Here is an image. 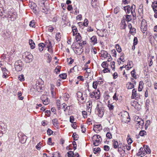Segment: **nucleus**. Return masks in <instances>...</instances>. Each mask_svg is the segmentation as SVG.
<instances>
[{
  "mask_svg": "<svg viewBox=\"0 0 157 157\" xmlns=\"http://www.w3.org/2000/svg\"><path fill=\"white\" fill-rule=\"evenodd\" d=\"M53 131L50 129H48L47 131V134L50 136L53 133Z\"/></svg>",
  "mask_w": 157,
  "mask_h": 157,
  "instance_id": "nucleus-64",
  "label": "nucleus"
},
{
  "mask_svg": "<svg viewBox=\"0 0 157 157\" xmlns=\"http://www.w3.org/2000/svg\"><path fill=\"white\" fill-rule=\"evenodd\" d=\"M120 25V29H124L126 28L127 26V25L125 23V21L124 18L123 20H122Z\"/></svg>",
  "mask_w": 157,
  "mask_h": 157,
  "instance_id": "nucleus-15",
  "label": "nucleus"
},
{
  "mask_svg": "<svg viewBox=\"0 0 157 157\" xmlns=\"http://www.w3.org/2000/svg\"><path fill=\"white\" fill-rule=\"evenodd\" d=\"M72 30L73 31V36H75V35L76 34V33H77V31H78L77 29L76 28H75V27H73L72 28Z\"/></svg>",
  "mask_w": 157,
  "mask_h": 157,
  "instance_id": "nucleus-48",
  "label": "nucleus"
},
{
  "mask_svg": "<svg viewBox=\"0 0 157 157\" xmlns=\"http://www.w3.org/2000/svg\"><path fill=\"white\" fill-rule=\"evenodd\" d=\"M147 23L146 21L144 19L142 20L140 27L141 30L143 33H145L147 30Z\"/></svg>",
  "mask_w": 157,
  "mask_h": 157,
  "instance_id": "nucleus-9",
  "label": "nucleus"
},
{
  "mask_svg": "<svg viewBox=\"0 0 157 157\" xmlns=\"http://www.w3.org/2000/svg\"><path fill=\"white\" fill-rule=\"evenodd\" d=\"M60 101L59 100H57L56 101V104L57 106V108L59 109H60L61 108L60 107Z\"/></svg>",
  "mask_w": 157,
  "mask_h": 157,
  "instance_id": "nucleus-59",
  "label": "nucleus"
},
{
  "mask_svg": "<svg viewBox=\"0 0 157 157\" xmlns=\"http://www.w3.org/2000/svg\"><path fill=\"white\" fill-rule=\"evenodd\" d=\"M137 104H138L137 101H134L131 102V105L132 106L134 107L136 109V106Z\"/></svg>",
  "mask_w": 157,
  "mask_h": 157,
  "instance_id": "nucleus-46",
  "label": "nucleus"
},
{
  "mask_svg": "<svg viewBox=\"0 0 157 157\" xmlns=\"http://www.w3.org/2000/svg\"><path fill=\"white\" fill-rule=\"evenodd\" d=\"M120 10V8L118 7H116L114 9V13L117 14Z\"/></svg>",
  "mask_w": 157,
  "mask_h": 157,
  "instance_id": "nucleus-61",
  "label": "nucleus"
},
{
  "mask_svg": "<svg viewBox=\"0 0 157 157\" xmlns=\"http://www.w3.org/2000/svg\"><path fill=\"white\" fill-rule=\"evenodd\" d=\"M147 132L144 130H141V131L139 133V135L141 136H144L146 135Z\"/></svg>",
  "mask_w": 157,
  "mask_h": 157,
  "instance_id": "nucleus-37",
  "label": "nucleus"
},
{
  "mask_svg": "<svg viewBox=\"0 0 157 157\" xmlns=\"http://www.w3.org/2000/svg\"><path fill=\"white\" fill-rule=\"evenodd\" d=\"M23 57H24L26 63H29L32 62L33 59V56L31 53L29 52H26L23 54Z\"/></svg>",
  "mask_w": 157,
  "mask_h": 157,
  "instance_id": "nucleus-3",
  "label": "nucleus"
},
{
  "mask_svg": "<svg viewBox=\"0 0 157 157\" xmlns=\"http://www.w3.org/2000/svg\"><path fill=\"white\" fill-rule=\"evenodd\" d=\"M127 87L128 89H130L134 88V85L131 82H129L127 84Z\"/></svg>",
  "mask_w": 157,
  "mask_h": 157,
  "instance_id": "nucleus-24",
  "label": "nucleus"
},
{
  "mask_svg": "<svg viewBox=\"0 0 157 157\" xmlns=\"http://www.w3.org/2000/svg\"><path fill=\"white\" fill-rule=\"evenodd\" d=\"M104 31L105 32V29H103L101 30H98L97 31V33L99 36L102 37L104 36Z\"/></svg>",
  "mask_w": 157,
  "mask_h": 157,
  "instance_id": "nucleus-18",
  "label": "nucleus"
},
{
  "mask_svg": "<svg viewBox=\"0 0 157 157\" xmlns=\"http://www.w3.org/2000/svg\"><path fill=\"white\" fill-rule=\"evenodd\" d=\"M16 16L14 14H12L11 15H10L8 16L9 18L11 19L12 21H14L16 18Z\"/></svg>",
  "mask_w": 157,
  "mask_h": 157,
  "instance_id": "nucleus-35",
  "label": "nucleus"
},
{
  "mask_svg": "<svg viewBox=\"0 0 157 157\" xmlns=\"http://www.w3.org/2000/svg\"><path fill=\"white\" fill-rule=\"evenodd\" d=\"M115 62L114 61H113L110 63L111 67L112 70L115 71Z\"/></svg>",
  "mask_w": 157,
  "mask_h": 157,
  "instance_id": "nucleus-42",
  "label": "nucleus"
},
{
  "mask_svg": "<svg viewBox=\"0 0 157 157\" xmlns=\"http://www.w3.org/2000/svg\"><path fill=\"white\" fill-rule=\"evenodd\" d=\"M18 78L19 80L21 81H23L24 80V78L23 75H21L19 76Z\"/></svg>",
  "mask_w": 157,
  "mask_h": 157,
  "instance_id": "nucleus-53",
  "label": "nucleus"
},
{
  "mask_svg": "<svg viewBox=\"0 0 157 157\" xmlns=\"http://www.w3.org/2000/svg\"><path fill=\"white\" fill-rule=\"evenodd\" d=\"M77 97L78 98V101L80 100L82 101H84L86 100V98L83 97L82 96V94L80 91H78L77 93Z\"/></svg>",
  "mask_w": 157,
  "mask_h": 157,
  "instance_id": "nucleus-12",
  "label": "nucleus"
},
{
  "mask_svg": "<svg viewBox=\"0 0 157 157\" xmlns=\"http://www.w3.org/2000/svg\"><path fill=\"white\" fill-rule=\"evenodd\" d=\"M96 111L97 112L98 116L100 117H102L104 113V109L102 107H100L98 105L97 106Z\"/></svg>",
  "mask_w": 157,
  "mask_h": 157,
  "instance_id": "nucleus-6",
  "label": "nucleus"
},
{
  "mask_svg": "<svg viewBox=\"0 0 157 157\" xmlns=\"http://www.w3.org/2000/svg\"><path fill=\"white\" fill-rule=\"evenodd\" d=\"M117 148L119 152H121L122 151H125V147L124 143H120L119 144Z\"/></svg>",
  "mask_w": 157,
  "mask_h": 157,
  "instance_id": "nucleus-11",
  "label": "nucleus"
},
{
  "mask_svg": "<svg viewBox=\"0 0 157 157\" xmlns=\"http://www.w3.org/2000/svg\"><path fill=\"white\" fill-rule=\"evenodd\" d=\"M138 43V39L136 37H135L133 40V44L134 45H136Z\"/></svg>",
  "mask_w": 157,
  "mask_h": 157,
  "instance_id": "nucleus-62",
  "label": "nucleus"
},
{
  "mask_svg": "<svg viewBox=\"0 0 157 157\" xmlns=\"http://www.w3.org/2000/svg\"><path fill=\"white\" fill-rule=\"evenodd\" d=\"M135 7L134 5H132L131 7L130 6H127L124 7V9L126 13H129L131 12L132 15L134 17L136 15L135 11Z\"/></svg>",
  "mask_w": 157,
  "mask_h": 157,
  "instance_id": "nucleus-2",
  "label": "nucleus"
},
{
  "mask_svg": "<svg viewBox=\"0 0 157 157\" xmlns=\"http://www.w3.org/2000/svg\"><path fill=\"white\" fill-rule=\"evenodd\" d=\"M90 39L91 42L93 44H95L97 43V40L96 36H93L92 37L90 38Z\"/></svg>",
  "mask_w": 157,
  "mask_h": 157,
  "instance_id": "nucleus-20",
  "label": "nucleus"
},
{
  "mask_svg": "<svg viewBox=\"0 0 157 157\" xmlns=\"http://www.w3.org/2000/svg\"><path fill=\"white\" fill-rule=\"evenodd\" d=\"M39 49L40 52H42L44 49L45 45L44 43H40L38 44Z\"/></svg>",
  "mask_w": 157,
  "mask_h": 157,
  "instance_id": "nucleus-21",
  "label": "nucleus"
},
{
  "mask_svg": "<svg viewBox=\"0 0 157 157\" xmlns=\"http://www.w3.org/2000/svg\"><path fill=\"white\" fill-rule=\"evenodd\" d=\"M59 76L61 78L63 79H65L66 78L67 74L65 73L60 74L59 75Z\"/></svg>",
  "mask_w": 157,
  "mask_h": 157,
  "instance_id": "nucleus-52",
  "label": "nucleus"
},
{
  "mask_svg": "<svg viewBox=\"0 0 157 157\" xmlns=\"http://www.w3.org/2000/svg\"><path fill=\"white\" fill-rule=\"evenodd\" d=\"M136 123L137 125H138L139 126H140V127H141V128H142V126L144 124V121L143 120H141L140 121H137Z\"/></svg>",
  "mask_w": 157,
  "mask_h": 157,
  "instance_id": "nucleus-38",
  "label": "nucleus"
},
{
  "mask_svg": "<svg viewBox=\"0 0 157 157\" xmlns=\"http://www.w3.org/2000/svg\"><path fill=\"white\" fill-rule=\"evenodd\" d=\"M113 146L114 147V148L116 149L117 148L119 144L118 142L116 140H113Z\"/></svg>",
  "mask_w": 157,
  "mask_h": 157,
  "instance_id": "nucleus-30",
  "label": "nucleus"
},
{
  "mask_svg": "<svg viewBox=\"0 0 157 157\" xmlns=\"http://www.w3.org/2000/svg\"><path fill=\"white\" fill-rule=\"evenodd\" d=\"M2 71L3 73V75H2V77L3 78H6L8 77V71L6 68H2Z\"/></svg>",
  "mask_w": 157,
  "mask_h": 157,
  "instance_id": "nucleus-14",
  "label": "nucleus"
},
{
  "mask_svg": "<svg viewBox=\"0 0 157 157\" xmlns=\"http://www.w3.org/2000/svg\"><path fill=\"white\" fill-rule=\"evenodd\" d=\"M15 66L17 71H21L22 69L23 63L21 60L15 62Z\"/></svg>",
  "mask_w": 157,
  "mask_h": 157,
  "instance_id": "nucleus-7",
  "label": "nucleus"
},
{
  "mask_svg": "<svg viewBox=\"0 0 157 157\" xmlns=\"http://www.w3.org/2000/svg\"><path fill=\"white\" fill-rule=\"evenodd\" d=\"M121 117L122 121L125 123H128L129 122L130 118H129V114L127 112H124V113L121 115Z\"/></svg>",
  "mask_w": 157,
  "mask_h": 157,
  "instance_id": "nucleus-8",
  "label": "nucleus"
},
{
  "mask_svg": "<svg viewBox=\"0 0 157 157\" xmlns=\"http://www.w3.org/2000/svg\"><path fill=\"white\" fill-rule=\"evenodd\" d=\"M72 137L73 138L74 140H76L78 139V137L75 133H73L72 135Z\"/></svg>",
  "mask_w": 157,
  "mask_h": 157,
  "instance_id": "nucleus-55",
  "label": "nucleus"
},
{
  "mask_svg": "<svg viewBox=\"0 0 157 157\" xmlns=\"http://www.w3.org/2000/svg\"><path fill=\"white\" fill-rule=\"evenodd\" d=\"M112 56L114 57H116L117 55V52L115 49L113 50L112 51Z\"/></svg>",
  "mask_w": 157,
  "mask_h": 157,
  "instance_id": "nucleus-57",
  "label": "nucleus"
},
{
  "mask_svg": "<svg viewBox=\"0 0 157 157\" xmlns=\"http://www.w3.org/2000/svg\"><path fill=\"white\" fill-rule=\"evenodd\" d=\"M42 144V143H41L40 142L36 146V148L38 150H40L41 149V146Z\"/></svg>",
  "mask_w": 157,
  "mask_h": 157,
  "instance_id": "nucleus-44",
  "label": "nucleus"
},
{
  "mask_svg": "<svg viewBox=\"0 0 157 157\" xmlns=\"http://www.w3.org/2000/svg\"><path fill=\"white\" fill-rule=\"evenodd\" d=\"M53 125L56 127H58V120L57 119H55L52 120Z\"/></svg>",
  "mask_w": 157,
  "mask_h": 157,
  "instance_id": "nucleus-33",
  "label": "nucleus"
},
{
  "mask_svg": "<svg viewBox=\"0 0 157 157\" xmlns=\"http://www.w3.org/2000/svg\"><path fill=\"white\" fill-rule=\"evenodd\" d=\"M125 20L127 22H129L132 19V17L131 15H125Z\"/></svg>",
  "mask_w": 157,
  "mask_h": 157,
  "instance_id": "nucleus-34",
  "label": "nucleus"
},
{
  "mask_svg": "<svg viewBox=\"0 0 157 157\" xmlns=\"http://www.w3.org/2000/svg\"><path fill=\"white\" fill-rule=\"evenodd\" d=\"M144 149V148L143 147H141L140 148L139 151L138 153V155L142 157L145 155L146 153H147Z\"/></svg>",
  "mask_w": 157,
  "mask_h": 157,
  "instance_id": "nucleus-13",
  "label": "nucleus"
},
{
  "mask_svg": "<svg viewBox=\"0 0 157 157\" xmlns=\"http://www.w3.org/2000/svg\"><path fill=\"white\" fill-rule=\"evenodd\" d=\"M153 11L155 13L157 11V1H156L153 2L151 5Z\"/></svg>",
  "mask_w": 157,
  "mask_h": 157,
  "instance_id": "nucleus-16",
  "label": "nucleus"
},
{
  "mask_svg": "<svg viewBox=\"0 0 157 157\" xmlns=\"http://www.w3.org/2000/svg\"><path fill=\"white\" fill-rule=\"evenodd\" d=\"M46 55L48 59V63H50L51 62L52 59V57L51 55L48 53L46 54Z\"/></svg>",
  "mask_w": 157,
  "mask_h": 157,
  "instance_id": "nucleus-49",
  "label": "nucleus"
},
{
  "mask_svg": "<svg viewBox=\"0 0 157 157\" xmlns=\"http://www.w3.org/2000/svg\"><path fill=\"white\" fill-rule=\"evenodd\" d=\"M67 59V62L69 64H72L74 62V59L71 57H70L69 59Z\"/></svg>",
  "mask_w": 157,
  "mask_h": 157,
  "instance_id": "nucleus-50",
  "label": "nucleus"
},
{
  "mask_svg": "<svg viewBox=\"0 0 157 157\" xmlns=\"http://www.w3.org/2000/svg\"><path fill=\"white\" fill-rule=\"evenodd\" d=\"M101 66L103 68H106V67H108V65L106 62H103L101 64Z\"/></svg>",
  "mask_w": 157,
  "mask_h": 157,
  "instance_id": "nucleus-63",
  "label": "nucleus"
},
{
  "mask_svg": "<svg viewBox=\"0 0 157 157\" xmlns=\"http://www.w3.org/2000/svg\"><path fill=\"white\" fill-rule=\"evenodd\" d=\"M135 70H133L131 72V74L132 77L134 78H135L136 79V75H135Z\"/></svg>",
  "mask_w": 157,
  "mask_h": 157,
  "instance_id": "nucleus-51",
  "label": "nucleus"
},
{
  "mask_svg": "<svg viewBox=\"0 0 157 157\" xmlns=\"http://www.w3.org/2000/svg\"><path fill=\"white\" fill-rule=\"evenodd\" d=\"M43 103L44 105H46L48 104L49 102L48 98L46 99L45 100L43 101Z\"/></svg>",
  "mask_w": 157,
  "mask_h": 157,
  "instance_id": "nucleus-56",
  "label": "nucleus"
},
{
  "mask_svg": "<svg viewBox=\"0 0 157 157\" xmlns=\"http://www.w3.org/2000/svg\"><path fill=\"white\" fill-rule=\"evenodd\" d=\"M98 84V82L97 81L94 82L93 83L92 86L93 88L95 89H96Z\"/></svg>",
  "mask_w": 157,
  "mask_h": 157,
  "instance_id": "nucleus-41",
  "label": "nucleus"
},
{
  "mask_svg": "<svg viewBox=\"0 0 157 157\" xmlns=\"http://www.w3.org/2000/svg\"><path fill=\"white\" fill-rule=\"evenodd\" d=\"M18 136L19 138L20 142L22 144L25 143L27 139L26 136L23 134L20 135L19 133L18 134Z\"/></svg>",
  "mask_w": 157,
  "mask_h": 157,
  "instance_id": "nucleus-10",
  "label": "nucleus"
},
{
  "mask_svg": "<svg viewBox=\"0 0 157 157\" xmlns=\"http://www.w3.org/2000/svg\"><path fill=\"white\" fill-rule=\"evenodd\" d=\"M93 129L95 131H99L102 129L101 125V124L95 125L94 126Z\"/></svg>",
  "mask_w": 157,
  "mask_h": 157,
  "instance_id": "nucleus-22",
  "label": "nucleus"
},
{
  "mask_svg": "<svg viewBox=\"0 0 157 157\" xmlns=\"http://www.w3.org/2000/svg\"><path fill=\"white\" fill-rule=\"evenodd\" d=\"M130 144H129V143H128V144L124 145L125 147V149H126L128 151L130 150L131 148Z\"/></svg>",
  "mask_w": 157,
  "mask_h": 157,
  "instance_id": "nucleus-45",
  "label": "nucleus"
},
{
  "mask_svg": "<svg viewBox=\"0 0 157 157\" xmlns=\"http://www.w3.org/2000/svg\"><path fill=\"white\" fill-rule=\"evenodd\" d=\"M108 28L109 29V31H114L115 29L114 27L113 26V23L109 22L108 24Z\"/></svg>",
  "mask_w": 157,
  "mask_h": 157,
  "instance_id": "nucleus-19",
  "label": "nucleus"
},
{
  "mask_svg": "<svg viewBox=\"0 0 157 157\" xmlns=\"http://www.w3.org/2000/svg\"><path fill=\"white\" fill-rule=\"evenodd\" d=\"M101 136L98 135H94L92 138L93 140L94 141V144L95 146H98L101 142V140L100 139Z\"/></svg>",
  "mask_w": 157,
  "mask_h": 157,
  "instance_id": "nucleus-4",
  "label": "nucleus"
},
{
  "mask_svg": "<svg viewBox=\"0 0 157 157\" xmlns=\"http://www.w3.org/2000/svg\"><path fill=\"white\" fill-rule=\"evenodd\" d=\"M29 45H30V47L31 49H34L35 48V44L33 40L31 39L29 40Z\"/></svg>",
  "mask_w": 157,
  "mask_h": 157,
  "instance_id": "nucleus-25",
  "label": "nucleus"
},
{
  "mask_svg": "<svg viewBox=\"0 0 157 157\" xmlns=\"http://www.w3.org/2000/svg\"><path fill=\"white\" fill-rule=\"evenodd\" d=\"M108 107L110 110H113L114 108V106L113 104H110L109 101H108Z\"/></svg>",
  "mask_w": 157,
  "mask_h": 157,
  "instance_id": "nucleus-32",
  "label": "nucleus"
},
{
  "mask_svg": "<svg viewBox=\"0 0 157 157\" xmlns=\"http://www.w3.org/2000/svg\"><path fill=\"white\" fill-rule=\"evenodd\" d=\"M136 29L134 28H132L130 29V33L132 35L136 33Z\"/></svg>",
  "mask_w": 157,
  "mask_h": 157,
  "instance_id": "nucleus-60",
  "label": "nucleus"
},
{
  "mask_svg": "<svg viewBox=\"0 0 157 157\" xmlns=\"http://www.w3.org/2000/svg\"><path fill=\"white\" fill-rule=\"evenodd\" d=\"M144 150L146 151L147 153H151V150L148 146H147L144 147Z\"/></svg>",
  "mask_w": 157,
  "mask_h": 157,
  "instance_id": "nucleus-28",
  "label": "nucleus"
},
{
  "mask_svg": "<svg viewBox=\"0 0 157 157\" xmlns=\"http://www.w3.org/2000/svg\"><path fill=\"white\" fill-rule=\"evenodd\" d=\"M100 151H101V149L99 147H98L97 149H94V153L95 154Z\"/></svg>",
  "mask_w": 157,
  "mask_h": 157,
  "instance_id": "nucleus-58",
  "label": "nucleus"
},
{
  "mask_svg": "<svg viewBox=\"0 0 157 157\" xmlns=\"http://www.w3.org/2000/svg\"><path fill=\"white\" fill-rule=\"evenodd\" d=\"M91 104V103L88 102L87 105V110L88 112L90 113L91 111V106H90Z\"/></svg>",
  "mask_w": 157,
  "mask_h": 157,
  "instance_id": "nucleus-31",
  "label": "nucleus"
},
{
  "mask_svg": "<svg viewBox=\"0 0 157 157\" xmlns=\"http://www.w3.org/2000/svg\"><path fill=\"white\" fill-rule=\"evenodd\" d=\"M137 96V95L136 94V90L135 89H133L132 91V98H134L135 97H136Z\"/></svg>",
  "mask_w": 157,
  "mask_h": 157,
  "instance_id": "nucleus-27",
  "label": "nucleus"
},
{
  "mask_svg": "<svg viewBox=\"0 0 157 157\" xmlns=\"http://www.w3.org/2000/svg\"><path fill=\"white\" fill-rule=\"evenodd\" d=\"M67 155L69 157H74V154L73 151H70L67 152Z\"/></svg>",
  "mask_w": 157,
  "mask_h": 157,
  "instance_id": "nucleus-40",
  "label": "nucleus"
},
{
  "mask_svg": "<svg viewBox=\"0 0 157 157\" xmlns=\"http://www.w3.org/2000/svg\"><path fill=\"white\" fill-rule=\"evenodd\" d=\"M72 47L74 52L76 54H80L83 52V47L78 44L76 43H73Z\"/></svg>",
  "mask_w": 157,
  "mask_h": 157,
  "instance_id": "nucleus-1",
  "label": "nucleus"
},
{
  "mask_svg": "<svg viewBox=\"0 0 157 157\" xmlns=\"http://www.w3.org/2000/svg\"><path fill=\"white\" fill-rule=\"evenodd\" d=\"M144 84L143 81H141L140 82L138 89V90L139 91H141L142 90L143 88Z\"/></svg>",
  "mask_w": 157,
  "mask_h": 157,
  "instance_id": "nucleus-23",
  "label": "nucleus"
},
{
  "mask_svg": "<svg viewBox=\"0 0 157 157\" xmlns=\"http://www.w3.org/2000/svg\"><path fill=\"white\" fill-rule=\"evenodd\" d=\"M56 38L57 40L58 41H59L60 40L61 36L60 33H58L56 34Z\"/></svg>",
  "mask_w": 157,
  "mask_h": 157,
  "instance_id": "nucleus-39",
  "label": "nucleus"
},
{
  "mask_svg": "<svg viewBox=\"0 0 157 157\" xmlns=\"http://www.w3.org/2000/svg\"><path fill=\"white\" fill-rule=\"evenodd\" d=\"M44 44L45 45V47H46L47 48H52L51 42L49 40H46L45 43H44Z\"/></svg>",
  "mask_w": 157,
  "mask_h": 157,
  "instance_id": "nucleus-17",
  "label": "nucleus"
},
{
  "mask_svg": "<svg viewBox=\"0 0 157 157\" xmlns=\"http://www.w3.org/2000/svg\"><path fill=\"white\" fill-rule=\"evenodd\" d=\"M90 96L91 98H95L96 99H98L100 96V92L99 90L93 92L90 94Z\"/></svg>",
  "mask_w": 157,
  "mask_h": 157,
  "instance_id": "nucleus-5",
  "label": "nucleus"
},
{
  "mask_svg": "<svg viewBox=\"0 0 157 157\" xmlns=\"http://www.w3.org/2000/svg\"><path fill=\"white\" fill-rule=\"evenodd\" d=\"M69 98V95L67 94H65L63 96V99L64 101H66L68 100Z\"/></svg>",
  "mask_w": 157,
  "mask_h": 157,
  "instance_id": "nucleus-36",
  "label": "nucleus"
},
{
  "mask_svg": "<svg viewBox=\"0 0 157 157\" xmlns=\"http://www.w3.org/2000/svg\"><path fill=\"white\" fill-rule=\"evenodd\" d=\"M31 8L33 10L34 13L35 14H36L37 12L36 10L37 7L36 5L34 3L33 4V6H31Z\"/></svg>",
  "mask_w": 157,
  "mask_h": 157,
  "instance_id": "nucleus-26",
  "label": "nucleus"
},
{
  "mask_svg": "<svg viewBox=\"0 0 157 157\" xmlns=\"http://www.w3.org/2000/svg\"><path fill=\"white\" fill-rule=\"evenodd\" d=\"M75 35H76L75 37V40L77 42L80 41L82 38L80 34L79 33H76V34Z\"/></svg>",
  "mask_w": 157,
  "mask_h": 157,
  "instance_id": "nucleus-29",
  "label": "nucleus"
},
{
  "mask_svg": "<svg viewBox=\"0 0 157 157\" xmlns=\"http://www.w3.org/2000/svg\"><path fill=\"white\" fill-rule=\"evenodd\" d=\"M116 48L117 51L120 53L121 51V49L118 44H117L116 45Z\"/></svg>",
  "mask_w": 157,
  "mask_h": 157,
  "instance_id": "nucleus-43",
  "label": "nucleus"
},
{
  "mask_svg": "<svg viewBox=\"0 0 157 157\" xmlns=\"http://www.w3.org/2000/svg\"><path fill=\"white\" fill-rule=\"evenodd\" d=\"M29 25L31 27L35 28V26L34 21L33 20L31 21Z\"/></svg>",
  "mask_w": 157,
  "mask_h": 157,
  "instance_id": "nucleus-47",
  "label": "nucleus"
},
{
  "mask_svg": "<svg viewBox=\"0 0 157 157\" xmlns=\"http://www.w3.org/2000/svg\"><path fill=\"white\" fill-rule=\"evenodd\" d=\"M88 20L86 19H85L84 20V22L83 23V25L85 26H88Z\"/></svg>",
  "mask_w": 157,
  "mask_h": 157,
  "instance_id": "nucleus-54",
  "label": "nucleus"
}]
</instances>
